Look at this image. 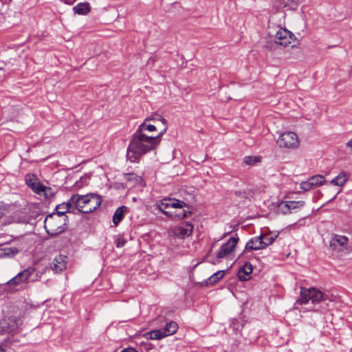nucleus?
<instances>
[{
    "mask_svg": "<svg viewBox=\"0 0 352 352\" xmlns=\"http://www.w3.org/2000/svg\"><path fill=\"white\" fill-rule=\"evenodd\" d=\"M157 147V140L147 134L135 132L126 151V158L131 162H138L141 157Z\"/></svg>",
    "mask_w": 352,
    "mask_h": 352,
    "instance_id": "nucleus-1",
    "label": "nucleus"
},
{
    "mask_svg": "<svg viewBox=\"0 0 352 352\" xmlns=\"http://www.w3.org/2000/svg\"><path fill=\"white\" fill-rule=\"evenodd\" d=\"M71 201L74 202L76 210L87 214L94 212L100 206L102 198L95 193L85 195L76 194L71 197Z\"/></svg>",
    "mask_w": 352,
    "mask_h": 352,
    "instance_id": "nucleus-2",
    "label": "nucleus"
},
{
    "mask_svg": "<svg viewBox=\"0 0 352 352\" xmlns=\"http://www.w3.org/2000/svg\"><path fill=\"white\" fill-rule=\"evenodd\" d=\"M68 217H64L52 212L45 217L44 228L47 233L51 236H57L67 228Z\"/></svg>",
    "mask_w": 352,
    "mask_h": 352,
    "instance_id": "nucleus-3",
    "label": "nucleus"
},
{
    "mask_svg": "<svg viewBox=\"0 0 352 352\" xmlns=\"http://www.w3.org/2000/svg\"><path fill=\"white\" fill-rule=\"evenodd\" d=\"M330 300L328 295L324 294L320 290L311 287L309 289L301 287L300 296L296 300V304L303 305L307 304L309 300L312 303H318L320 301Z\"/></svg>",
    "mask_w": 352,
    "mask_h": 352,
    "instance_id": "nucleus-4",
    "label": "nucleus"
},
{
    "mask_svg": "<svg viewBox=\"0 0 352 352\" xmlns=\"http://www.w3.org/2000/svg\"><path fill=\"white\" fill-rule=\"evenodd\" d=\"M34 272L35 268L31 267L20 272L6 283L8 288L12 291L23 289L25 285L29 283V280Z\"/></svg>",
    "mask_w": 352,
    "mask_h": 352,
    "instance_id": "nucleus-5",
    "label": "nucleus"
},
{
    "mask_svg": "<svg viewBox=\"0 0 352 352\" xmlns=\"http://www.w3.org/2000/svg\"><path fill=\"white\" fill-rule=\"evenodd\" d=\"M276 43L287 47L292 45V47H294L298 43L294 34L285 28L279 29L275 35Z\"/></svg>",
    "mask_w": 352,
    "mask_h": 352,
    "instance_id": "nucleus-6",
    "label": "nucleus"
},
{
    "mask_svg": "<svg viewBox=\"0 0 352 352\" xmlns=\"http://www.w3.org/2000/svg\"><path fill=\"white\" fill-rule=\"evenodd\" d=\"M280 147L294 148L298 147L299 142L297 135L292 131L283 133L277 140Z\"/></svg>",
    "mask_w": 352,
    "mask_h": 352,
    "instance_id": "nucleus-7",
    "label": "nucleus"
},
{
    "mask_svg": "<svg viewBox=\"0 0 352 352\" xmlns=\"http://www.w3.org/2000/svg\"><path fill=\"white\" fill-rule=\"evenodd\" d=\"M157 208L163 213L168 209L179 208L186 206V204L181 200L171 198H164L157 201Z\"/></svg>",
    "mask_w": 352,
    "mask_h": 352,
    "instance_id": "nucleus-8",
    "label": "nucleus"
},
{
    "mask_svg": "<svg viewBox=\"0 0 352 352\" xmlns=\"http://www.w3.org/2000/svg\"><path fill=\"white\" fill-rule=\"evenodd\" d=\"M19 320L10 317L0 320V335L15 332L19 326Z\"/></svg>",
    "mask_w": 352,
    "mask_h": 352,
    "instance_id": "nucleus-9",
    "label": "nucleus"
},
{
    "mask_svg": "<svg viewBox=\"0 0 352 352\" xmlns=\"http://www.w3.org/2000/svg\"><path fill=\"white\" fill-rule=\"evenodd\" d=\"M193 230V226L189 222L174 227L170 230L173 236L178 239H185L189 236Z\"/></svg>",
    "mask_w": 352,
    "mask_h": 352,
    "instance_id": "nucleus-10",
    "label": "nucleus"
},
{
    "mask_svg": "<svg viewBox=\"0 0 352 352\" xmlns=\"http://www.w3.org/2000/svg\"><path fill=\"white\" fill-rule=\"evenodd\" d=\"M239 241L238 237H231L225 243H223L219 252L217 253V258L221 259L231 254L235 249V247Z\"/></svg>",
    "mask_w": 352,
    "mask_h": 352,
    "instance_id": "nucleus-11",
    "label": "nucleus"
},
{
    "mask_svg": "<svg viewBox=\"0 0 352 352\" xmlns=\"http://www.w3.org/2000/svg\"><path fill=\"white\" fill-rule=\"evenodd\" d=\"M349 239L346 236L342 235L335 234L332 236L330 241V247L333 250L340 251L347 245Z\"/></svg>",
    "mask_w": 352,
    "mask_h": 352,
    "instance_id": "nucleus-12",
    "label": "nucleus"
},
{
    "mask_svg": "<svg viewBox=\"0 0 352 352\" xmlns=\"http://www.w3.org/2000/svg\"><path fill=\"white\" fill-rule=\"evenodd\" d=\"M67 257L63 255H58L56 256L51 263V269L55 273L61 272L66 269Z\"/></svg>",
    "mask_w": 352,
    "mask_h": 352,
    "instance_id": "nucleus-13",
    "label": "nucleus"
},
{
    "mask_svg": "<svg viewBox=\"0 0 352 352\" xmlns=\"http://www.w3.org/2000/svg\"><path fill=\"white\" fill-rule=\"evenodd\" d=\"M264 248L262 236H259L252 238L247 242L245 251L258 250Z\"/></svg>",
    "mask_w": 352,
    "mask_h": 352,
    "instance_id": "nucleus-14",
    "label": "nucleus"
},
{
    "mask_svg": "<svg viewBox=\"0 0 352 352\" xmlns=\"http://www.w3.org/2000/svg\"><path fill=\"white\" fill-rule=\"evenodd\" d=\"M74 205L75 206V204H74V202L71 201V198H70L67 202H64L63 204L57 205L56 207V212H55V213L64 217L65 214L66 212H71V209ZM74 210H75V208L73 209L72 212L75 213Z\"/></svg>",
    "mask_w": 352,
    "mask_h": 352,
    "instance_id": "nucleus-15",
    "label": "nucleus"
},
{
    "mask_svg": "<svg viewBox=\"0 0 352 352\" xmlns=\"http://www.w3.org/2000/svg\"><path fill=\"white\" fill-rule=\"evenodd\" d=\"M253 267L250 262H245L244 265L241 267L238 272V278L240 280L244 281L248 279L250 274H252Z\"/></svg>",
    "mask_w": 352,
    "mask_h": 352,
    "instance_id": "nucleus-16",
    "label": "nucleus"
},
{
    "mask_svg": "<svg viewBox=\"0 0 352 352\" xmlns=\"http://www.w3.org/2000/svg\"><path fill=\"white\" fill-rule=\"evenodd\" d=\"M10 220L8 221V223H25L27 222L26 214L25 212L18 210L12 213V214L10 217Z\"/></svg>",
    "mask_w": 352,
    "mask_h": 352,
    "instance_id": "nucleus-17",
    "label": "nucleus"
},
{
    "mask_svg": "<svg viewBox=\"0 0 352 352\" xmlns=\"http://www.w3.org/2000/svg\"><path fill=\"white\" fill-rule=\"evenodd\" d=\"M73 11L79 15H86L90 12L91 6L87 2L79 3L73 8Z\"/></svg>",
    "mask_w": 352,
    "mask_h": 352,
    "instance_id": "nucleus-18",
    "label": "nucleus"
},
{
    "mask_svg": "<svg viewBox=\"0 0 352 352\" xmlns=\"http://www.w3.org/2000/svg\"><path fill=\"white\" fill-rule=\"evenodd\" d=\"M157 130V126L155 124H150L148 122L144 120L142 124H140L136 132L141 133V134H146V131L148 132H154Z\"/></svg>",
    "mask_w": 352,
    "mask_h": 352,
    "instance_id": "nucleus-19",
    "label": "nucleus"
},
{
    "mask_svg": "<svg viewBox=\"0 0 352 352\" xmlns=\"http://www.w3.org/2000/svg\"><path fill=\"white\" fill-rule=\"evenodd\" d=\"M127 210L128 208L125 206H122L116 210L113 215V222L115 226H118L124 217V212H127Z\"/></svg>",
    "mask_w": 352,
    "mask_h": 352,
    "instance_id": "nucleus-20",
    "label": "nucleus"
},
{
    "mask_svg": "<svg viewBox=\"0 0 352 352\" xmlns=\"http://www.w3.org/2000/svg\"><path fill=\"white\" fill-rule=\"evenodd\" d=\"M19 253L16 247H5L0 249V257H12Z\"/></svg>",
    "mask_w": 352,
    "mask_h": 352,
    "instance_id": "nucleus-21",
    "label": "nucleus"
},
{
    "mask_svg": "<svg viewBox=\"0 0 352 352\" xmlns=\"http://www.w3.org/2000/svg\"><path fill=\"white\" fill-rule=\"evenodd\" d=\"M178 329V325L177 322L170 321L168 322L164 328L162 329L164 335L166 336L174 334Z\"/></svg>",
    "mask_w": 352,
    "mask_h": 352,
    "instance_id": "nucleus-22",
    "label": "nucleus"
},
{
    "mask_svg": "<svg viewBox=\"0 0 352 352\" xmlns=\"http://www.w3.org/2000/svg\"><path fill=\"white\" fill-rule=\"evenodd\" d=\"M347 180L348 175H346V173L342 172L337 177L333 179L330 183L334 186H342L346 182Z\"/></svg>",
    "mask_w": 352,
    "mask_h": 352,
    "instance_id": "nucleus-23",
    "label": "nucleus"
},
{
    "mask_svg": "<svg viewBox=\"0 0 352 352\" xmlns=\"http://www.w3.org/2000/svg\"><path fill=\"white\" fill-rule=\"evenodd\" d=\"M124 178L133 186L140 184L142 180L140 176H138L135 173H124Z\"/></svg>",
    "mask_w": 352,
    "mask_h": 352,
    "instance_id": "nucleus-24",
    "label": "nucleus"
},
{
    "mask_svg": "<svg viewBox=\"0 0 352 352\" xmlns=\"http://www.w3.org/2000/svg\"><path fill=\"white\" fill-rule=\"evenodd\" d=\"M225 275V272L223 270H219L214 274H213L211 276H210L206 280L207 285H213L220 280Z\"/></svg>",
    "mask_w": 352,
    "mask_h": 352,
    "instance_id": "nucleus-25",
    "label": "nucleus"
},
{
    "mask_svg": "<svg viewBox=\"0 0 352 352\" xmlns=\"http://www.w3.org/2000/svg\"><path fill=\"white\" fill-rule=\"evenodd\" d=\"M289 201H280L276 208V210L278 213L282 214H286L290 213V208H289Z\"/></svg>",
    "mask_w": 352,
    "mask_h": 352,
    "instance_id": "nucleus-26",
    "label": "nucleus"
},
{
    "mask_svg": "<svg viewBox=\"0 0 352 352\" xmlns=\"http://www.w3.org/2000/svg\"><path fill=\"white\" fill-rule=\"evenodd\" d=\"M260 236H262V241H263L265 248L272 244L275 239L278 237V234H273L272 233L261 234Z\"/></svg>",
    "mask_w": 352,
    "mask_h": 352,
    "instance_id": "nucleus-27",
    "label": "nucleus"
},
{
    "mask_svg": "<svg viewBox=\"0 0 352 352\" xmlns=\"http://www.w3.org/2000/svg\"><path fill=\"white\" fill-rule=\"evenodd\" d=\"M164 214L173 219H184L186 216L184 212H182V214L176 213L175 209H168V210L165 211Z\"/></svg>",
    "mask_w": 352,
    "mask_h": 352,
    "instance_id": "nucleus-28",
    "label": "nucleus"
},
{
    "mask_svg": "<svg viewBox=\"0 0 352 352\" xmlns=\"http://www.w3.org/2000/svg\"><path fill=\"white\" fill-rule=\"evenodd\" d=\"M311 183H313L314 188L320 186L326 182L324 177L321 175H316L309 178Z\"/></svg>",
    "mask_w": 352,
    "mask_h": 352,
    "instance_id": "nucleus-29",
    "label": "nucleus"
},
{
    "mask_svg": "<svg viewBox=\"0 0 352 352\" xmlns=\"http://www.w3.org/2000/svg\"><path fill=\"white\" fill-rule=\"evenodd\" d=\"M32 189V190L36 192V194L38 195H47L46 193V190H50V188H47L46 186H45L44 185H43L42 184H41V182H38L36 185H34L33 187L31 188Z\"/></svg>",
    "mask_w": 352,
    "mask_h": 352,
    "instance_id": "nucleus-30",
    "label": "nucleus"
},
{
    "mask_svg": "<svg viewBox=\"0 0 352 352\" xmlns=\"http://www.w3.org/2000/svg\"><path fill=\"white\" fill-rule=\"evenodd\" d=\"M261 162L258 156H245L243 158V163L248 166H253Z\"/></svg>",
    "mask_w": 352,
    "mask_h": 352,
    "instance_id": "nucleus-31",
    "label": "nucleus"
},
{
    "mask_svg": "<svg viewBox=\"0 0 352 352\" xmlns=\"http://www.w3.org/2000/svg\"><path fill=\"white\" fill-rule=\"evenodd\" d=\"M279 6L283 8L289 7L290 8L297 6L298 0H277Z\"/></svg>",
    "mask_w": 352,
    "mask_h": 352,
    "instance_id": "nucleus-32",
    "label": "nucleus"
},
{
    "mask_svg": "<svg viewBox=\"0 0 352 352\" xmlns=\"http://www.w3.org/2000/svg\"><path fill=\"white\" fill-rule=\"evenodd\" d=\"M148 335L150 338L152 340H160L162 338L166 337V336L164 335L162 329L151 331L148 333Z\"/></svg>",
    "mask_w": 352,
    "mask_h": 352,
    "instance_id": "nucleus-33",
    "label": "nucleus"
},
{
    "mask_svg": "<svg viewBox=\"0 0 352 352\" xmlns=\"http://www.w3.org/2000/svg\"><path fill=\"white\" fill-rule=\"evenodd\" d=\"M305 203L304 201H289L290 213L292 211H296L300 209L305 206Z\"/></svg>",
    "mask_w": 352,
    "mask_h": 352,
    "instance_id": "nucleus-34",
    "label": "nucleus"
},
{
    "mask_svg": "<svg viewBox=\"0 0 352 352\" xmlns=\"http://www.w3.org/2000/svg\"><path fill=\"white\" fill-rule=\"evenodd\" d=\"M25 182L29 187L32 188L34 185H36L38 182V181L37 177L34 175L27 174L25 175Z\"/></svg>",
    "mask_w": 352,
    "mask_h": 352,
    "instance_id": "nucleus-35",
    "label": "nucleus"
},
{
    "mask_svg": "<svg viewBox=\"0 0 352 352\" xmlns=\"http://www.w3.org/2000/svg\"><path fill=\"white\" fill-rule=\"evenodd\" d=\"M144 120L148 122L150 121H153L155 123L157 122H161L162 124H165L166 120L163 116L155 113L147 117Z\"/></svg>",
    "mask_w": 352,
    "mask_h": 352,
    "instance_id": "nucleus-36",
    "label": "nucleus"
},
{
    "mask_svg": "<svg viewBox=\"0 0 352 352\" xmlns=\"http://www.w3.org/2000/svg\"><path fill=\"white\" fill-rule=\"evenodd\" d=\"M162 124L164 126L163 129L159 133V134L157 135H156V136H151L152 138H155V139L157 140V146L160 144V143L161 142L162 135L166 132V131L168 129V122H167V120H166L165 124Z\"/></svg>",
    "mask_w": 352,
    "mask_h": 352,
    "instance_id": "nucleus-37",
    "label": "nucleus"
},
{
    "mask_svg": "<svg viewBox=\"0 0 352 352\" xmlns=\"http://www.w3.org/2000/svg\"><path fill=\"white\" fill-rule=\"evenodd\" d=\"M313 183H311L310 180L302 182L300 184V188L304 191H309L312 189L314 187L312 186Z\"/></svg>",
    "mask_w": 352,
    "mask_h": 352,
    "instance_id": "nucleus-38",
    "label": "nucleus"
},
{
    "mask_svg": "<svg viewBox=\"0 0 352 352\" xmlns=\"http://www.w3.org/2000/svg\"><path fill=\"white\" fill-rule=\"evenodd\" d=\"M182 212H185V218L188 217V214H191V211L190 210V206L186 204V206L183 207L181 210L179 208H175L176 213H182Z\"/></svg>",
    "mask_w": 352,
    "mask_h": 352,
    "instance_id": "nucleus-39",
    "label": "nucleus"
},
{
    "mask_svg": "<svg viewBox=\"0 0 352 352\" xmlns=\"http://www.w3.org/2000/svg\"><path fill=\"white\" fill-rule=\"evenodd\" d=\"M234 195L241 199H247L248 197V194L245 190H236L234 192Z\"/></svg>",
    "mask_w": 352,
    "mask_h": 352,
    "instance_id": "nucleus-40",
    "label": "nucleus"
},
{
    "mask_svg": "<svg viewBox=\"0 0 352 352\" xmlns=\"http://www.w3.org/2000/svg\"><path fill=\"white\" fill-rule=\"evenodd\" d=\"M126 242V241L124 239L120 238L116 241V247L117 248L123 247L125 245Z\"/></svg>",
    "mask_w": 352,
    "mask_h": 352,
    "instance_id": "nucleus-41",
    "label": "nucleus"
},
{
    "mask_svg": "<svg viewBox=\"0 0 352 352\" xmlns=\"http://www.w3.org/2000/svg\"><path fill=\"white\" fill-rule=\"evenodd\" d=\"M120 352H138L136 349L134 348H126L122 350Z\"/></svg>",
    "mask_w": 352,
    "mask_h": 352,
    "instance_id": "nucleus-42",
    "label": "nucleus"
},
{
    "mask_svg": "<svg viewBox=\"0 0 352 352\" xmlns=\"http://www.w3.org/2000/svg\"><path fill=\"white\" fill-rule=\"evenodd\" d=\"M5 208L0 206V219H1L5 215Z\"/></svg>",
    "mask_w": 352,
    "mask_h": 352,
    "instance_id": "nucleus-43",
    "label": "nucleus"
},
{
    "mask_svg": "<svg viewBox=\"0 0 352 352\" xmlns=\"http://www.w3.org/2000/svg\"><path fill=\"white\" fill-rule=\"evenodd\" d=\"M347 146L349 148H351L352 149V140H349L347 144H346Z\"/></svg>",
    "mask_w": 352,
    "mask_h": 352,
    "instance_id": "nucleus-44",
    "label": "nucleus"
},
{
    "mask_svg": "<svg viewBox=\"0 0 352 352\" xmlns=\"http://www.w3.org/2000/svg\"><path fill=\"white\" fill-rule=\"evenodd\" d=\"M42 274H43V272H38L36 273V276H37L38 278H40L41 277Z\"/></svg>",
    "mask_w": 352,
    "mask_h": 352,
    "instance_id": "nucleus-45",
    "label": "nucleus"
},
{
    "mask_svg": "<svg viewBox=\"0 0 352 352\" xmlns=\"http://www.w3.org/2000/svg\"><path fill=\"white\" fill-rule=\"evenodd\" d=\"M0 352H6V351L3 348L0 347Z\"/></svg>",
    "mask_w": 352,
    "mask_h": 352,
    "instance_id": "nucleus-46",
    "label": "nucleus"
}]
</instances>
